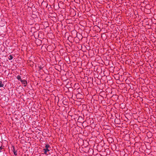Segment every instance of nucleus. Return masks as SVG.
I'll use <instances>...</instances> for the list:
<instances>
[{
  "mask_svg": "<svg viewBox=\"0 0 156 156\" xmlns=\"http://www.w3.org/2000/svg\"><path fill=\"white\" fill-rule=\"evenodd\" d=\"M22 83L24 85V87L26 86L27 84V82L25 80H22L21 81Z\"/></svg>",
  "mask_w": 156,
  "mask_h": 156,
  "instance_id": "obj_1",
  "label": "nucleus"
},
{
  "mask_svg": "<svg viewBox=\"0 0 156 156\" xmlns=\"http://www.w3.org/2000/svg\"><path fill=\"white\" fill-rule=\"evenodd\" d=\"M43 150L44 151V153L46 154H47V152L49 151V150L48 148H44Z\"/></svg>",
  "mask_w": 156,
  "mask_h": 156,
  "instance_id": "obj_2",
  "label": "nucleus"
},
{
  "mask_svg": "<svg viewBox=\"0 0 156 156\" xmlns=\"http://www.w3.org/2000/svg\"><path fill=\"white\" fill-rule=\"evenodd\" d=\"M4 86V84L2 83V81H0V87H2Z\"/></svg>",
  "mask_w": 156,
  "mask_h": 156,
  "instance_id": "obj_3",
  "label": "nucleus"
},
{
  "mask_svg": "<svg viewBox=\"0 0 156 156\" xmlns=\"http://www.w3.org/2000/svg\"><path fill=\"white\" fill-rule=\"evenodd\" d=\"M17 79L19 80H20L21 81L22 80L21 78V76L19 75H18L17 76Z\"/></svg>",
  "mask_w": 156,
  "mask_h": 156,
  "instance_id": "obj_4",
  "label": "nucleus"
},
{
  "mask_svg": "<svg viewBox=\"0 0 156 156\" xmlns=\"http://www.w3.org/2000/svg\"><path fill=\"white\" fill-rule=\"evenodd\" d=\"M13 58V56L11 55H10L8 57V59L9 60H11Z\"/></svg>",
  "mask_w": 156,
  "mask_h": 156,
  "instance_id": "obj_5",
  "label": "nucleus"
},
{
  "mask_svg": "<svg viewBox=\"0 0 156 156\" xmlns=\"http://www.w3.org/2000/svg\"><path fill=\"white\" fill-rule=\"evenodd\" d=\"M45 147L46 148L48 149V148L49 147V145L48 144H46Z\"/></svg>",
  "mask_w": 156,
  "mask_h": 156,
  "instance_id": "obj_6",
  "label": "nucleus"
},
{
  "mask_svg": "<svg viewBox=\"0 0 156 156\" xmlns=\"http://www.w3.org/2000/svg\"><path fill=\"white\" fill-rule=\"evenodd\" d=\"M71 41H70L69 40H67V41H67V43H68V42L69 41L71 43H72L73 42V41H72V40H70Z\"/></svg>",
  "mask_w": 156,
  "mask_h": 156,
  "instance_id": "obj_7",
  "label": "nucleus"
},
{
  "mask_svg": "<svg viewBox=\"0 0 156 156\" xmlns=\"http://www.w3.org/2000/svg\"><path fill=\"white\" fill-rule=\"evenodd\" d=\"M13 153L15 155H16L17 154L16 151L15 150L13 151Z\"/></svg>",
  "mask_w": 156,
  "mask_h": 156,
  "instance_id": "obj_8",
  "label": "nucleus"
},
{
  "mask_svg": "<svg viewBox=\"0 0 156 156\" xmlns=\"http://www.w3.org/2000/svg\"><path fill=\"white\" fill-rule=\"evenodd\" d=\"M151 40L152 41V42H155V43H156V42H155V40L153 39V40Z\"/></svg>",
  "mask_w": 156,
  "mask_h": 156,
  "instance_id": "obj_9",
  "label": "nucleus"
},
{
  "mask_svg": "<svg viewBox=\"0 0 156 156\" xmlns=\"http://www.w3.org/2000/svg\"><path fill=\"white\" fill-rule=\"evenodd\" d=\"M2 147H0V152H1V150L2 149Z\"/></svg>",
  "mask_w": 156,
  "mask_h": 156,
  "instance_id": "obj_10",
  "label": "nucleus"
},
{
  "mask_svg": "<svg viewBox=\"0 0 156 156\" xmlns=\"http://www.w3.org/2000/svg\"><path fill=\"white\" fill-rule=\"evenodd\" d=\"M37 40L39 41L38 42H41V40L38 39Z\"/></svg>",
  "mask_w": 156,
  "mask_h": 156,
  "instance_id": "obj_11",
  "label": "nucleus"
}]
</instances>
